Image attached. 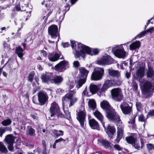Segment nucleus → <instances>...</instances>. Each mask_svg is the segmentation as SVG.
Segmentation results:
<instances>
[{"instance_id":"obj_53","label":"nucleus","mask_w":154,"mask_h":154,"mask_svg":"<svg viewBox=\"0 0 154 154\" xmlns=\"http://www.w3.org/2000/svg\"><path fill=\"white\" fill-rule=\"evenodd\" d=\"M8 148L9 150L10 151H12L13 149V143H9Z\"/></svg>"},{"instance_id":"obj_51","label":"nucleus","mask_w":154,"mask_h":154,"mask_svg":"<svg viewBox=\"0 0 154 154\" xmlns=\"http://www.w3.org/2000/svg\"><path fill=\"white\" fill-rule=\"evenodd\" d=\"M145 31L147 34H148V33H151L154 32V27H151Z\"/></svg>"},{"instance_id":"obj_11","label":"nucleus","mask_w":154,"mask_h":154,"mask_svg":"<svg viewBox=\"0 0 154 154\" xmlns=\"http://www.w3.org/2000/svg\"><path fill=\"white\" fill-rule=\"evenodd\" d=\"M48 32L49 35L53 39L56 38L59 35L58 27L55 25H52L49 26Z\"/></svg>"},{"instance_id":"obj_37","label":"nucleus","mask_w":154,"mask_h":154,"mask_svg":"<svg viewBox=\"0 0 154 154\" xmlns=\"http://www.w3.org/2000/svg\"><path fill=\"white\" fill-rule=\"evenodd\" d=\"M0 151L4 154H6L8 152L6 147L1 142H0Z\"/></svg>"},{"instance_id":"obj_24","label":"nucleus","mask_w":154,"mask_h":154,"mask_svg":"<svg viewBox=\"0 0 154 154\" xmlns=\"http://www.w3.org/2000/svg\"><path fill=\"white\" fill-rule=\"evenodd\" d=\"M116 129L113 126H108L107 128L106 133L110 138H113Z\"/></svg>"},{"instance_id":"obj_1","label":"nucleus","mask_w":154,"mask_h":154,"mask_svg":"<svg viewBox=\"0 0 154 154\" xmlns=\"http://www.w3.org/2000/svg\"><path fill=\"white\" fill-rule=\"evenodd\" d=\"M144 68H140L137 71L136 73L137 79H138L140 83L143 93L145 94L152 93L154 90V86L151 85L150 82L146 81L144 79H142L144 75Z\"/></svg>"},{"instance_id":"obj_18","label":"nucleus","mask_w":154,"mask_h":154,"mask_svg":"<svg viewBox=\"0 0 154 154\" xmlns=\"http://www.w3.org/2000/svg\"><path fill=\"white\" fill-rule=\"evenodd\" d=\"M29 0H24L23 3L22 5V11H26V13L28 12L29 14L31 12L32 6L28 4Z\"/></svg>"},{"instance_id":"obj_13","label":"nucleus","mask_w":154,"mask_h":154,"mask_svg":"<svg viewBox=\"0 0 154 154\" xmlns=\"http://www.w3.org/2000/svg\"><path fill=\"white\" fill-rule=\"evenodd\" d=\"M132 104H130L125 102H123L120 105V108L123 113L125 114H129L132 111Z\"/></svg>"},{"instance_id":"obj_3","label":"nucleus","mask_w":154,"mask_h":154,"mask_svg":"<svg viewBox=\"0 0 154 154\" xmlns=\"http://www.w3.org/2000/svg\"><path fill=\"white\" fill-rule=\"evenodd\" d=\"M78 51H76V55L77 57H80L85 58L86 54L93 55H97L99 51L98 49L95 48L92 49L89 47L81 43H78Z\"/></svg>"},{"instance_id":"obj_30","label":"nucleus","mask_w":154,"mask_h":154,"mask_svg":"<svg viewBox=\"0 0 154 154\" xmlns=\"http://www.w3.org/2000/svg\"><path fill=\"white\" fill-rule=\"evenodd\" d=\"M108 71L109 75L112 77L118 78L120 76V73L118 71L109 69Z\"/></svg>"},{"instance_id":"obj_50","label":"nucleus","mask_w":154,"mask_h":154,"mask_svg":"<svg viewBox=\"0 0 154 154\" xmlns=\"http://www.w3.org/2000/svg\"><path fill=\"white\" fill-rule=\"evenodd\" d=\"M137 109L138 111H140L141 108L142 104L140 102H137L136 104Z\"/></svg>"},{"instance_id":"obj_14","label":"nucleus","mask_w":154,"mask_h":154,"mask_svg":"<svg viewBox=\"0 0 154 154\" xmlns=\"http://www.w3.org/2000/svg\"><path fill=\"white\" fill-rule=\"evenodd\" d=\"M68 63L67 61H63L56 65L54 67L55 71L59 72H62L65 70L66 67L68 66Z\"/></svg>"},{"instance_id":"obj_34","label":"nucleus","mask_w":154,"mask_h":154,"mask_svg":"<svg viewBox=\"0 0 154 154\" xmlns=\"http://www.w3.org/2000/svg\"><path fill=\"white\" fill-rule=\"evenodd\" d=\"M127 142L131 144H133L137 140L134 136H130L125 138Z\"/></svg>"},{"instance_id":"obj_38","label":"nucleus","mask_w":154,"mask_h":154,"mask_svg":"<svg viewBox=\"0 0 154 154\" xmlns=\"http://www.w3.org/2000/svg\"><path fill=\"white\" fill-rule=\"evenodd\" d=\"M52 132L54 135L57 137L62 136L63 135V132L62 130L58 131L54 130L52 131Z\"/></svg>"},{"instance_id":"obj_10","label":"nucleus","mask_w":154,"mask_h":154,"mask_svg":"<svg viewBox=\"0 0 154 154\" xmlns=\"http://www.w3.org/2000/svg\"><path fill=\"white\" fill-rule=\"evenodd\" d=\"M104 73V69L102 68H97L94 69L91 76L92 80L97 81L101 79Z\"/></svg>"},{"instance_id":"obj_23","label":"nucleus","mask_w":154,"mask_h":154,"mask_svg":"<svg viewBox=\"0 0 154 154\" xmlns=\"http://www.w3.org/2000/svg\"><path fill=\"white\" fill-rule=\"evenodd\" d=\"M89 125L92 129H98L99 125L97 122L94 119H89Z\"/></svg>"},{"instance_id":"obj_22","label":"nucleus","mask_w":154,"mask_h":154,"mask_svg":"<svg viewBox=\"0 0 154 154\" xmlns=\"http://www.w3.org/2000/svg\"><path fill=\"white\" fill-rule=\"evenodd\" d=\"M86 80L85 78H80L75 80V88L77 90L79 89L85 83Z\"/></svg>"},{"instance_id":"obj_28","label":"nucleus","mask_w":154,"mask_h":154,"mask_svg":"<svg viewBox=\"0 0 154 154\" xmlns=\"http://www.w3.org/2000/svg\"><path fill=\"white\" fill-rule=\"evenodd\" d=\"M26 134L27 136L31 137H34L35 135V130L30 126L27 127Z\"/></svg>"},{"instance_id":"obj_46","label":"nucleus","mask_w":154,"mask_h":154,"mask_svg":"<svg viewBox=\"0 0 154 154\" xmlns=\"http://www.w3.org/2000/svg\"><path fill=\"white\" fill-rule=\"evenodd\" d=\"M45 6L46 7H49L50 8V10H48V14H47V17H48L52 12V8L50 6V5H48V3L45 4Z\"/></svg>"},{"instance_id":"obj_61","label":"nucleus","mask_w":154,"mask_h":154,"mask_svg":"<svg viewBox=\"0 0 154 154\" xmlns=\"http://www.w3.org/2000/svg\"><path fill=\"white\" fill-rule=\"evenodd\" d=\"M69 44L67 42H66L62 44V46L64 48L67 47L69 46Z\"/></svg>"},{"instance_id":"obj_35","label":"nucleus","mask_w":154,"mask_h":154,"mask_svg":"<svg viewBox=\"0 0 154 154\" xmlns=\"http://www.w3.org/2000/svg\"><path fill=\"white\" fill-rule=\"evenodd\" d=\"M23 50L20 47H18L16 48V53L20 58H21L23 55Z\"/></svg>"},{"instance_id":"obj_48","label":"nucleus","mask_w":154,"mask_h":154,"mask_svg":"<svg viewBox=\"0 0 154 154\" xmlns=\"http://www.w3.org/2000/svg\"><path fill=\"white\" fill-rule=\"evenodd\" d=\"M73 67L75 68H78L80 65L78 61H74L73 63Z\"/></svg>"},{"instance_id":"obj_45","label":"nucleus","mask_w":154,"mask_h":154,"mask_svg":"<svg viewBox=\"0 0 154 154\" xmlns=\"http://www.w3.org/2000/svg\"><path fill=\"white\" fill-rule=\"evenodd\" d=\"M146 34H147L146 31H144L142 32L139 34L137 35L135 37V38H140L144 36Z\"/></svg>"},{"instance_id":"obj_62","label":"nucleus","mask_w":154,"mask_h":154,"mask_svg":"<svg viewBox=\"0 0 154 154\" xmlns=\"http://www.w3.org/2000/svg\"><path fill=\"white\" fill-rule=\"evenodd\" d=\"M31 117L34 119H37V117L36 115L34 114H32L31 115Z\"/></svg>"},{"instance_id":"obj_31","label":"nucleus","mask_w":154,"mask_h":154,"mask_svg":"<svg viewBox=\"0 0 154 154\" xmlns=\"http://www.w3.org/2000/svg\"><path fill=\"white\" fill-rule=\"evenodd\" d=\"M63 80V78L60 76H56L54 77L51 80V82L54 83L55 84H59L61 83Z\"/></svg>"},{"instance_id":"obj_33","label":"nucleus","mask_w":154,"mask_h":154,"mask_svg":"<svg viewBox=\"0 0 154 154\" xmlns=\"http://www.w3.org/2000/svg\"><path fill=\"white\" fill-rule=\"evenodd\" d=\"M5 140L8 144L14 143V138L12 135H8L6 137Z\"/></svg>"},{"instance_id":"obj_7","label":"nucleus","mask_w":154,"mask_h":154,"mask_svg":"<svg viewBox=\"0 0 154 154\" xmlns=\"http://www.w3.org/2000/svg\"><path fill=\"white\" fill-rule=\"evenodd\" d=\"M69 4H65L62 6L60 8V10L56 14V18L59 22H61L63 20L66 12L69 10Z\"/></svg>"},{"instance_id":"obj_26","label":"nucleus","mask_w":154,"mask_h":154,"mask_svg":"<svg viewBox=\"0 0 154 154\" xmlns=\"http://www.w3.org/2000/svg\"><path fill=\"white\" fill-rule=\"evenodd\" d=\"M100 85H97L92 84H91L89 86L90 92L93 94H95L100 88Z\"/></svg>"},{"instance_id":"obj_9","label":"nucleus","mask_w":154,"mask_h":154,"mask_svg":"<svg viewBox=\"0 0 154 154\" xmlns=\"http://www.w3.org/2000/svg\"><path fill=\"white\" fill-rule=\"evenodd\" d=\"M112 98L116 101L120 102L123 98V94L121 90L119 88L112 89L111 91Z\"/></svg>"},{"instance_id":"obj_12","label":"nucleus","mask_w":154,"mask_h":154,"mask_svg":"<svg viewBox=\"0 0 154 154\" xmlns=\"http://www.w3.org/2000/svg\"><path fill=\"white\" fill-rule=\"evenodd\" d=\"M114 80H107L105 81L99 91L101 95H103L108 88L114 85Z\"/></svg>"},{"instance_id":"obj_44","label":"nucleus","mask_w":154,"mask_h":154,"mask_svg":"<svg viewBox=\"0 0 154 154\" xmlns=\"http://www.w3.org/2000/svg\"><path fill=\"white\" fill-rule=\"evenodd\" d=\"M147 146L149 152L154 150V146L152 144L148 143L147 144Z\"/></svg>"},{"instance_id":"obj_59","label":"nucleus","mask_w":154,"mask_h":154,"mask_svg":"<svg viewBox=\"0 0 154 154\" xmlns=\"http://www.w3.org/2000/svg\"><path fill=\"white\" fill-rule=\"evenodd\" d=\"M5 132V130L4 129L2 128H0V136L1 137H2V134Z\"/></svg>"},{"instance_id":"obj_39","label":"nucleus","mask_w":154,"mask_h":154,"mask_svg":"<svg viewBox=\"0 0 154 154\" xmlns=\"http://www.w3.org/2000/svg\"><path fill=\"white\" fill-rule=\"evenodd\" d=\"M147 76L149 78H152L154 76V72L153 70L151 67H149L147 72Z\"/></svg>"},{"instance_id":"obj_47","label":"nucleus","mask_w":154,"mask_h":154,"mask_svg":"<svg viewBox=\"0 0 154 154\" xmlns=\"http://www.w3.org/2000/svg\"><path fill=\"white\" fill-rule=\"evenodd\" d=\"M34 74L32 72L30 73L28 77V81L29 82H31L33 80L34 76Z\"/></svg>"},{"instance_id":"obj_15","label":"nucleus","mask_w":154,"mask_h":154,"mask_svg":"<svg viewBox=\"0 0 154 154\" xmlns=\"http://www.w3.org/2000/svg\"><path fill=\"white\" fill-rule=\"evenodd\" d=\"M38 100L41 105L45 104L48 100V97L46 93L41 91L38 93Z\"/></svg>"},{"instance_id":"obj_55","label":"nucleus","mask_w":154,"mask_h":154,"mask_svg":"<svg viewBox=\"0 0 154 154\" xmlns=\"http://www.w3.org/2000/svg\"><path fill=\"white\" fill-rule=\"evenodd\" d=\"M114 148L115 149L120 150L122 149V148L118 145H115L114 146Z\"/></svg>"},{"instance_id":"obj_16","label":"nucleus","mask_w":154,"mask_h":154,"mask_svg":"<svg viewBox=\"0 0 154 154\" xmlns=\"http://www.w3.org/2000/svg\"><path fill=\"white\" fill-rule=\"evenodd\" d=\"M60 111V108L58 104L55 102L52 103L50 108V112L51 114L50 116H53L56 113H59Z\"/></svg>"},{"instance_id":"obj_6","label":"nucleus","mask_w":154,"mask_h":154,"mask_svg":"<svg viewBox=\"0 0 154 154\" xmlns=\"http://www.w3.org/2000/svg\"><path fill=\"white\" fill-rule=\"evenodd\" d=\"M114 60L110 56L105 54L97 61V63L102 65H108L114 63Z\"/></svg>"},{"instance_id":"obj_58","label":"nucleus","mask_w":154,"mask_h":154,"mask_svg":"<svg viewBox=\"0 0 154 154\" xmlns=\"http://www.w3.org/2000/svg\"><path fill=\"white\" fill-rule=\"evenodd\" d=\"M32 101L33 102L37 104L38 103L37 99L35 96H34L33 97Z\"/></svg>"},{"instance_id":"obj_27","label":"nucleus","mask_w":154,"mask_h":154,"mask_svg":"<svg viewBox=\"0 0 154 154\" xmlns=\"http://www.w3.org/2000/svg\"><path fill=\"white\" fill-rule=\"evenodd\" d=\"M101 107L105 109L106 111L109 110L112 108L109 104L108 102L106 100H103L100 103Z\"/></svg>"},{"instance_id":"obj_64","label":"nucleus","mask_w":154,"mask_h":154,"mask_svg":"<svg viewBox=\"0 0 154 154\" xmlns=\"http://www.w3.org/2000/svg\"><path fill=\"white\" fill-rule=\"evenodd\" d=\"M38 68L39 70H42L43 69V68L42 66L40 65H38Z\"/></svg>"},{"instance_id":"obj_20","label":"nucleus","mask_w":154,"mask_h":154,"mask_svg":"<svg viewBox=\"0 0 154 154\" xmlns=\"http://www.w3.org/2000/svg\"><path fill=\"white\" fill-rule=\"evenodd\" d=\"M61 54L57 53H54L51 54L48 56V59L50 60L52 62L57 60L60 58V59H63V57H60Z\"/></svg>"},{"instance_id":"obj_29","label":"nucleus","mask_w":154,"mask_h":154,"mask_svg":"<svg viewBox=\"0 0 154 154\" xmlns=\"http://www.w3.org/2000/svg\"><path fill=\"white\" fill-rule=\"evenodd\" d=\"M100 143L106 149H111L113 146L112 143L105 140H100Z\"/></svg>"},{"instance_id":"obj_5","label":"nucleus","mask_w":154,"mask_h":154,"mask_svg":"<svg viewBox=\"0 0 154 154\" xmlns=\"http://www.w3.org/2000/svg\"><path fill=\"white\" fill-rule=\"evenodd\" d=\"M76 111L77 119L80 122L81 126L83 127L86 114L84 106H81Z\"/></svg>"},{"instance_id":"obj_4","label":"nucleus","mask_w":154,"mask_h":154,"mask_svg":"<svg viewBox=\"0 0 154 154\" xmlns=\"http://www.w3.org/2000/svg\"><path fill=\"white\" fill-rule=\"evenodd\" d=\"M112 51L115 56L119 58L124 59L128 54L122 44L115 45L112 48Z\"/></svg>"},{"instance_id":"obj_25","label":"nucleus","mask_w":154,"mask_h":154,"mask_svg":"<svg viewBox=\"0 0 154 154\" xmlns=\"http://www.w3.org/2000/svg\"><path fill=\"white\" fill-rule=\"evenodd\" d=\"M140 45V41H136L131 43L129 45V49L131 51H133L138 48Z\"/></svg>"},{"instance_id":"obj_2","label":"nucleus","mask_w":154,"mask_h":154,"mask_svg":"<svg viewBox=\"0 0 154 154\" xmlns=\"http://www.w3.org/2000/svg\"><path fill=\"white\" fill-rule=\"evenodd\" d=\"M75 93V90L71 91L66 94L62 99L63 109L66 117L68 119L71 118L70 113L68 110L65 109V105H67L68 104H69V107H70L74 104L78 99L77 97H73Z\"/></svg>"},{"instance_id":"obj_42","label":"nucleus","mask_w":154,"mask_h":154,"mask_svg":"<svg viewBox=\"0 0 154 154\" xmlns=\"http://www.w3.org/2000/svg\"><path fill=\"white\" fill-rule=\"evenodd\" d=\"M136 117V116L134 115L132 117V119H130V121H128V123L129 124H132V126L134 128H136V125L134 124Z\"/></svg>"},{"instance_id":"obj_43","label":"nucleus","mask_w":154,"mask_h":154,"mask_svg":"<svg viewBox=\"0 0 154 154\" xmlns=\"http://www.w3.org/2000/svg\"><path fill=\"white\" fill-rule=\"evenodd\" d=\"M148 118V115L147 116L146 118L144 117L142 114L138 116V120L141 122H145L147 119Z\"/></svg>"},{"instance_id":"obj_17","label":"nucleus","mask_w":154,"mask_h":154,"mask_svg":"<svg viewBox=\"0 0 154 154\" xmlns=\"http://www.w3.org/2000/svg\"><path fill=\"white\" fill-rule=\"evenodd\" d=\"M118 126L117 128V138L115 140V141L117 142H119L120 140L122 137L123 134L124 126L121 124Z\"/></svg>"},{"instance_id":"obj_19","label":"nucleus","mask_w":154,"mask_h":154,"mask_svg":"<svg viewBox=\"0 0 154 154\" xmlns=\"http://www.w3.org/2000/svg\"><path fill=\"white\" fill-rule=\"evenodd\" d=\"M93 114L94 116L100 121L103 127L105 129V123L103 122V116L102 114L97 109L93 111Z\"/></svg>"},{"instance_id":"obj_60","label":"nucleus","mask_w":154,"mask_h":154,"mask_svg":"<svg viewBox=\"0 0 154 154\" xmlns=\"http://www.w3.org/2000/svg\"><path fill=\"white\" fill-rule=\"evenodd\" d=\"M133 86L135 90H136L137 89L138 86L137 84L135 83H134L133 85Z\"/></svg>"},{"instance_id":"obj_32","label":"nucleus","mask_w":154,"mask_h":154,"mask_svg":"<svg viewBox=\"0 0 154 154\" xmlns=\"http://www.w3.org/2000/svg\"><path fill=\"white\" fill-rule=\"evenodd\" d=\"M88 105L89 108H91L93 110V111L95 110L96 108V102L94 100H90L88 101Z\"/></svg>"},{"instance_id":"obj_40","label":"nucleus","mask_w":154,"mask_h":154,"mask_svg":"<svg viewBox=\"0 0 154 154\" xmlns=\"http://www.w3.org/2000/svg\"><path fill=\"white\" fill-rule=\"evenodd\" d=\"M11 123V121L10 119H5L2 121L1 124L4 126H6L10 125Z\"/></svg>"},{"instance_id":"obj_36","label":"nucleus","mask_w":154,"mask_h":154,"mask_svg":"<svg viewBox=\"0 0 154 154\" xmlns=\"http://www.w3.org/2000/svg\"><path fill=\"white\" fill-rule=\"evenodd\" d=\"M79 70L80 73L83 76L84 78H86L88 75V71L83 67L80 68Z\"/></svg>"},{"instance_id":"obj_57","label":"nucleus","mask_w":154,"mask_h":154,"mask_svg":"<svg viewBox=\"0 0 154 154\" xmlns=\"http://www.w3.org/2000/svg\"><path fill=\"white\" fill-rule=\"evenodd\" d=\"M41 53L43 56L46 57L47 56V52L44 50H42L41 51Z\"/></svg>"},{"instance_id":"obj_41","label":"nucleus","mask_w":154,"mask_h":154,"mask_svg":"<svg viewBox=\"0 0 154 154\" xmlns=\"http://www.w3.org/2000/svg\"><path fill=\"white\" fill-rule=\"evenodd\" d=\"M71 46L72 49H74L75 52V53L74 54L76 56V51H77L78 49V47L77 48H75V47L76 45V42L75 41H71Z\"/></svg>"},{"instance_id":"obj_49","label":"nucleus","mask_w":154,"mask_h":154,"mask_svg":"<svg viewBox=\"0 0 154 154\" xmlns=\"http://www.w3.org/2000/svg\"><path fill=\"white\" fill-rule=\"evenodd\" d=\"M68 85L70 89L73 88L75 86V83L72 82H69L68 83Z\"/></svg>"},{"instance_id":"obj_21","label":"nucleus","mask_w":154,"mask_h":154,"mask_svg":"<svg viewBox=\"0 0 154 154\" xmlns=\"http://www.w3.org/2000/svg\"><path fill=\"white\" fill-rule=\"evenodd\" d=\"M53 78V75L51 73L43 74L41 77L42 82L45 83L48 82H51V80Z\"/></svg>"},{"instance_id":"obj_54","label":"nucleus","mask_w":154,"mask_h":154,"mask_svg":"<svg viewBox=\"0 0 154 154\" xmlns=\"http://www.w3.org/2000/svg\"><path fill=\"white\" fill-rule=\"evenodd\" d=\"M148 115L151 116L152 118H154V110H150L148 113Z\"/></svg>"},{"instance_id":"obj_8","label":"nucleus","mask_w":154,"mask_h":154,"mask_svg":"<svg viewBox=\"0 0 154 154\" xmlns=\"http://www.w3.org/2000/svg\"><path fill=\"white\" fill-rule=\"evenodd\" d=\"M106 116L109 121L116 122H120L119 116L112 108L106 111Z\"/></svg>"},{"instance_id":"obj_56","label":"nucleus","mask_w":154,"mask_h":154,"mask_svg":"<svg viewBox=\"0 0 154 154\" xmlns=\"http://www.w3.org/2000/svg\"><path fill=\"white\" fill-rule=\"evenodd\" d=\"M63 141L64 142H65L66 141L65 140L63 139L61 137L58 139L56 140L55 141V143H58L60 141Z\"/></svg>"},{"instance_id":"obj_63","label":"nucleus","mask_w":154,"mask_h":154,"mask_svg":"<svg viewBox=\"0 0 154 154\" xmlns=\"http://www.w3.org/2000/svg\"><path fill=\"white\" fill-rule=\"evenodd\" d=\"M86 92H87V88H86L82 93V95L83 96H85L86 94Z\"/></svg>"},{"instance_id":"obj_52","label":"nucleus","mask_w":154,"mask_h":154,"mask_svg":"<svg viewBox=\"0 0 154 154\" xmlns=\"http://www.w3.org/2000/svg\"><path fill=\"white\" fill-rule=\"evenodd\" d=\"M132 145L136 149H138L140 148V146L137 144V140Z\"/></svg>"}]
</instances>
